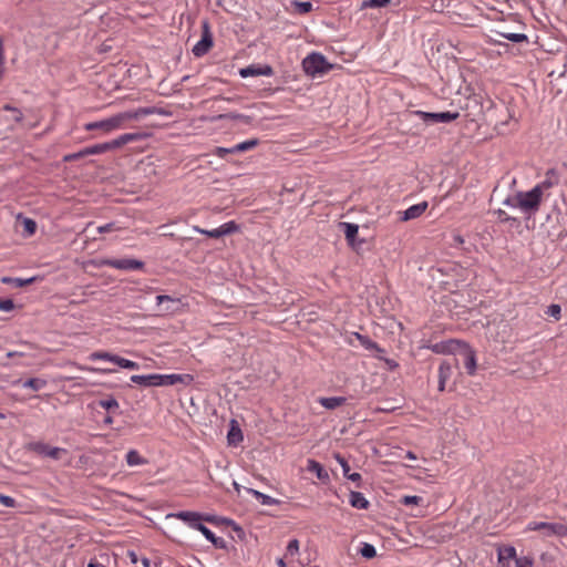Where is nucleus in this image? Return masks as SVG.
Here are the masks:
<instances>
[{"label":"nucleus","mask_w":567,"mask_h":567,"mask_svg":"<svg viewBox=\"0 0 567 567\" xmlns=\"http://www.w3.org/2000/svg\"><path fill=\"white\" fill-rule=\"evenodd\" d=\"M543 194L539 187H533L528 192H518V208L525 213L535 214L539 210Z\"/></svg>","instance_id":"6"},{"label":"nucleus","mask_w":567,"mask_h":567,"mask_svg":"<svg viewBox=\"0 0 567 567\" xmlns=\"http://www.w3.org/2000/svg\"><path fill=\"white\" fill-rule=\"evenodd\" d=\"M14 309V303L11 299H2L0 298V311H12Z\"/></svg>","instance_id":"50"},{"label":"nucleus","mask_w":567,"mask_h":567,"mask_svg":"<svg viewBox=\"0 0 567 567\" xmlns=\"http://www.w3.org/2000/svg\"><path fill=\"white\" fill-rule=\"evenodd\" d=\"M206 236H208L210 238H220L221 237L218 228L209 230V233H206Z\"/></svg>","instance_id":"60"},{"label":"nucleus","mask_w":567,"mask_h":567,"mask_svg":"<svg viewBox=\"0 0 567 567\" xmlns=\"http://www.w3.org/2000/svg\"><path fill=\"white\" fill-rule=\"evenodd\" d=\"M167 517H173L179 520H183L190 528L195 529L197 524L202 522V513L190 512V511H181L176 513L168 514Z\"/></svg>","instance_id":"13"},{"label":"nucleus","mask_w":567,"mask_h":567,"mask_svg":"<svg viewBox=\"0 0 567 567\" xmlns=\"http://www.w3.org/2000/svg\"><path fill=\"white\" fill-rule=\"evenodd\" d=\"M494 32L496 35L514 43H528V37L525 33L508 32L505 30H495Z\"/></svg>","instance_id":"24"},{"label":"nucleus","mask_w":567,"mask_h":567,"mask_svg":"<svg viewBox=\"0 0 567 567\" xmlns=\"http://www.w3.org/2000/svg\"><path fill=\"white\" fill-rule=\"evenodd\" d=\"M516 567H533V560L527 557L516 559Z\"/></svg>","instance_id":"55"},{"label":"nucleus","mask_w":567,"mask_h":567,"mask_svg":"<svg viewBox=\"0 0 567 567\" xmlns=\"http://www.w3.org/2000/svg\"><path fill=\"white\" fill-rule=\"evenodd\" d=\"M561 308L559 305L553 303L547 308L546 313L554 317L556 320L560 318Z\"/></svg>","instance_id":"47"},{"label":"nucleus","mask_w":567,"mask_h":567,"mask_svg":"<svg viewBox=\"0 0 567 567\" xmlns=\"http://www.w3.org/2000/svg\"><path fill=\"white\" fill-rule=\"evenodd\" d=\"M0 66H4V50L2 40L0 39Z\"/></svg>","instance_id":"61"},{"label":"nucleus","mask_w":567,"mask_h":567,"mask_svg":"<svg viewBox=\"0 0 567 567\" xmlns=\"http://www.w3.org/2000/svg\"><path fill=\"white\" fill-rule=\"evenodd\" d=\"M427 208V202H422L410 206L403 212L401 220L408 221L420 217Z\"/></svg>","instance_id":"16"},{"label":"nucleus","mask_w":567,"mask_h":567,"mask_svg":"<svg viewBox=\"0 0 567 567\" xmlns=\"http://www.w3.org/2000/svg\"><path fill=\"white\" fill-rule=\"evenodd\" d=\"M400 502L403 505H419L423 502V498L416 495H405L401 498Z\"/></svg>","instance_id":"44"},{"label":"nucleus","mask_w":567,"mask_h":567,"mask_svg":"<svg viewBox=\"0 0 567 567\" xmlns=\"http://www.w3.org/2000/svg\"><path fill=\"white\" fill-rule=\"evenodd\" d=\"M516 558V549L513 546H505L498 549V561L505 566L509 560Z\"/></svg>","instance_id":"29"},{"label":"nucleus","mask_w":567,"mask_h":567,"mask_svg":"<svg viewBox=\"0 0 567 567\" xmlns=\"http://www.w3.org/2000/svg\"><path fill=\"white\" fill-rule=\"evenodd\" d=\"M527 530L540 532L544 537H566L567 524L563 522H529L526 526Z\"/></svg>","instance_id":"4"},{"label":"nucleus","mask_w":567,"mask_h":567,"mask_svg":"<svg viewBox=\"0 0 567 567\" xmlns=\"http://www.w3.org/2000/svg\"><path fill=\"white\" fill-rule=\"evenodd\" d=\"M378 359L383 360L390 371H394L399 368V363L393 359H383L382 357H378Z\"/></svg>","instance_id":"54"},{"label":"nucleus","mask_w":567,"mask_h":567,"mask_svg":"<svg viewBox=\"0 0 567 567\" xmlns=\"http://www.w3.org/2000/svg\"><path fill=\"white\" fill-rule=\"evenodd\" d=\"M228 444L233 446H237L244 440L243 432L237 423V421L231 420L230 427L227 434Z\"/></svg>","instance_id":"17"},{"label":"nucleus","mask_w":567,"mask_h":567,"mask_svg":"<svg viewBox=\"0 0 567 567\" xmlns=\"http://www.w3.org/2000/svg\"><path fill=\"white\" fill-rule=\"evenodd\" d=\"M218 517L215 515L202 514V522L216 523Z\"/></svg>","instance_id":"58"},{"label":"nucleus","mask_w":567,"mask_h":567,"mask_svg":"<svg viewBox=\"0 0 567 567\" xmlns=\"http://www.w3.org/2000/svg\"><path fill=\"white\" fill-rule=\"evenodd\" d=\"M141 564L143 567H151V560L147 557H143Z\"/></svg>","instance_id":"63"},{"label":"nucleus","mask_w":567,"mask_h":567,"mask_svg":"<svg viewBox=\"0 0 567 567\" xmlns=\"http://www.w3.org/2000/svg\"><path fill=\"white\" fill-rule=\"evenodd\" d=\"M175 380H176V383H183L185 385H189L194 381V377L188 373H184V374L175 373Z\"/></svg>","instance_id":"46"},{"label":"nucleus","mask_w":567,"mask_h":567,"mask_svg":"<svg viewBox=\"0 0 567 567\" xmlns=\"http://www.w3.org/2000/svg\"><path fill=\"white\" fill-rule=\"evenodd\" d=\"M102 565L96 559H91L87 567H101Z\"/></svg>","instance_id":"64"},{"label":"nucleus","mask_w":567,"mask_h":567,"mask_svg":"<svg viewBox=\"0 0 567 567\" xmlns=\"http://www.w3.org/2000/svg\"><path fill=\"white\" fill-rule=\"evenodd\" d=\"M27 450L34 452L38 455L50 457L53 460H60L62 455H65L68 451L62 447L56 446H50L49 444L37 441V442H30L27 444Z\"/></svg>","instance_id":"8"},{"label":"nucleus","mask_w":567,"mask_h":567,"mask_svg":"<svg viewBox=\"0 0 567 567\" xmlns=\"http://www.w3.org/2000/svg\"><path fill=\"white\" fill-rule=\"evenodd\" d=\"M116 229H117V227H116L115 223H107V224L99 226L96 228L99 234H105V233L114 231Z\"/></svg>","instance_id":"52"},{"label":"nucleus","mask_w":567,"mask_h":567,"mask_svg":"<svg viewBox=\"0 0 567 567\" xmlns=\"http://www.w3.org/2000/svg\"><path fill=\"white\" fill-rule=\"evenodd\" d=\"M457 368V359L443 360L439 367V391L443 392L446 382L453 375L454 369Z\"/></svg>","instance_id":"11"},{"label":"nucleus","mask_w":567,"mask_h":567,"mask_svg":"<svg viewBox=\"0 0 567 567\" xmlns=\"http://www.w3.org/2000/svg\"><path fill=\"white\" fill-rule=\"evenodd\" d=\"M559 181L558 171L556 168H549L546 171L544 179L534 187H539V192L544 194L545 190L558 185Z\"/></svg>","instance_id":"14"},{"label":"nucleus","mask_w":567,"mask_h":567,"mask_svg":"<svg viewBox=\"0 0 567 567\" xmlns=\"http://www.w3.org/2000/svg\"><path fill=\"white\" fill-rule=\"evenodd\" d=\"M452 239H453V243H452V246H453V247H461V246H463V245H464V243H465V240H464L463 236H462V235H460V234H454V235H453V237H452Z\"/></svg>","instance_id":"56"},{"label":"nucleus","mask_w":567,"mask_h":567,"mask_svg":"<svg viewBox=\"0 0 567 567\" xmlns=\"http://www.w3.org/2000/svg\"><path fill=\"white\" fill-rule=\"evenodd\" d=\"M131 381L145 388L157 386V373L146 375L134 374L131 377Z\"/></svg>","instance_id":"21"},{"label":"nucleus","mask_w":567,"mask_h":567,"mask_svg":"<svg viewBox=\"0 0 567 567\" xmlns=\"http://www.w3.org/2000/svg\"><path fill=\"white\" fill-rule=\"evenodd\" d=\"M37 277H30V278H14V277H2L0 281L4 285H11L16 288H21L28 285H31L37 281Z\"/></svg>","instance_id":"28"},{"label":"nucleus","mask_w":567,"mask_h":567,"mask_svg":"<svg viewBox=\"0 0 567 567\" xmlns=\"http://www.w3.org/2000/svg\"><path fill=\"white\" fill-rule=\"evenodd\" d=\"M92 264L95 267H112L118 270H125V271H134V270H142L144 268V262L142 260L133 259V258H121V259H114V258H101L93 260Z\"/></svg>","instance_id":"5"},{"label":"nucleus","mask_w":567,"mask_h":567,"mask_svg":"<svg viewBox=\"0 0 567 567\" xmlns=\"http://www.w3.org/2000/svg\"><path fill=\"white\" fill-rule=\"evenodd\" d=\"M0 504L4 507H14L17 501L11 496L0 494Z\"/></svg>","instance_id":"49"},{"label":"nucleus","mask_w":567,"mask_h":567,"mask_svg":"<svg viewBox=\"0 0 567 567\" xmlns=\"http://www.w3.org/2000/svg\"><path fill=\"white\" fill-rule=\"evenodd\" d=\"M17 355H22V353L16 352V351H9V352L6 353L4 359L0 360V363L2 365H8V361L7 360L10 359V358L17 357Z\"/></svg>","instance_id":"57"},{"label":"nucleus","mask_w":567,"mask_h":567,"mask_svg":"<svg viewBox=\"0 0 567 567\" xmlns=\"http://www.w3.org/2000/svg\"><path fill=\"white\" fill-rule=\"evenodd\" d=\"M158 114V115H168V112L162 107L148 106V107H138L135 111H126L122 113H117L109 118H104L101 121L90 122L84 125L86 131H95L100 130L104 134H109L113 131L122 128L125 122L131 120H138L141 117Z\"/></svg>","instance_id":"1"},{"label":"nucleus","mask_w":567,"mask_h":567,"mask_svg":"<svg viewBox=\"0 0 567 567\" xmlns=\"http://www.w3.org/2000/svg\"><path fill=\"white\" fill-rule=\"evenodd\" d=\"M143 137H144V134H142V133H125V134H122L118 137L112 140L111 143L113 145V148L116 150L127 143L140 141Z\"/></svg>","instance_id":"18"},{"label":"nucleus","mask_w":567,"mask_h":567,"mask_svg":"<svg viewBox=\"0 0 567 567\" xmlns=\"http://www.w3.org/2000/svg\"><path fill=\"white\" fill-rule=\"evenodd\" d=\"M340 227L343 228L344 236L350 246H355V239L359 233V226L352 223H340Z\"/></svg>","instance_id":"23"},{"label":"nucleus","mask_w":567,"mask_h":567,"mask_svg":"<svg viewBox=\"0 0 567 567\" xmlns=\"http://www.w3.org/2000/svg\"><path fill=\"white\" fill-rule=\"evenodd\" d=\"M307 471L310 473L316 474L317 478L326 482L329 480V474L326 471V468L316 460H308L307 461Z\"/></svg>","instance_id":"19"},{"label":"nucleus","mask_w":567,"mask_h":567,"mask_svg":"<svg viewBox=\"0 0 567 567\" xmlns=\"http://www.w3.org/2000/svg\"><path fill=\"white\" fill-rule=\"evenodd\" d=\"M97 405L113 413H116L120 409L117 400L112 395L107 396L106 399L100 400L97 402Z\"/></svg>","instance_id":"31"},{"label":"nucleus","mask_w":567,"mask_h":567,"mask_svg":"<svg viewBox=\"0 0 567 567\" xmlns=\"http://www.w3.org/2000/svg\"><path fill=\"white\" fill-rule=\"evenodd\" d=\"M113 150H114L113 145L110 141V142H104V143L89 146V151L86 153H90V155H97V154L106 153V152H110Z\"/></svg>","instance_id":"33"},{"label":"nucleus","mask_w":567,"mask_h":567,"mask_svg":"<svg viewBox=\"0 0 567 567\" xmlns=\"http://www.w3.org/2000/svg\"><path fill=\"white\" fill-rule=\"evenodd\" d=\"M299 553V540L293 538L287 545V555L295 556Z\"/></svg>","instance_id":"45"},{"label":"nucleus","mask_w":567,"mask_h":567,"mask_svg":"<svg viewBox=\"0 0 567 567\" xmlns=\"http://www.w3.org/2000/svg\"><path fill=\"white\" fill-rule=\"evenodd\" d=\"M127 555H128L132 564H136L138 561V557L135 551L131 550V551H128Z\"/></svg>","instance_id":"62"},{"label":"nucleus","mask_w":567,"mask_h":567,"mask_svg":"<svg viewBox=\"0 0 567 567\" xmlns=\"http://www.w3.org/2000/svg\"><path fill=\"white\" fill-rule=\"evenodd\" d=\"M334 458H336V460H337V462L341 465V467H342V473H343V475H344L348 480H350V481H352V482H355V483H360V482H361V480H362L361 474H360V473H357V472H354V473H350V465H349V463L347 462V460H346L342 455H340V454H336V455H334Z\"/></svg>","instance_id":"20"},{"label":"nucleus","mask_w":567,"mask_h":567,"mask_svg":"<svg viewBox=\"0 0 567 567\" xmlns=\"http://www.w3.org/2000/svg\"><path fill=\"white\" fill-rule=\"evenodd\" d=\"M503 205L512 207V208L518 207V193L514 197L513 196H507L503 200Z\"/></svg>","instance_id":"51"},{"label":"nucleus","mask_w":567,"mask_h":567,"mask_svg":"<svg viewBox=\"0 0 567 567\" xmlns=\"http://www.w3.org/2000/svg\"><path fill=\"white\" fill-rule=\"evenodd\" d=\"M22 226H23V233L27 237H30L32 235H34L35 230H37V223L35 220L29 218V217H23L22 218Z\"/></svg>","instance_id":"38"},{"label":"nucleus","mask_w":567,"mask_h":567,"mask_svg":"<svg viewBox=\"0 0 567 567\" xmlns=\"http://www.w3.org/2000/svg\"><path fill=\"white\" fill-rule=\"evenodd\" d=\"M412 115L420 117L425 124L432 125L436 123H450L460 117L458 112H425V111H413Z\"/></svg>","instance_id":"7"},{"label":"nucleus","mask_w":567,"mask_h":567,"mask_svg":"<svg viewBox=\"0 0 567 567\" xmlns=\"http://www.w3.org/2000/svg\"><path fill=\"white\" fill-rule=\"evenodd\" d=\"M202 29V38L192 49V52L196 58L204 56L214 45L208 21H203Z\"/></svg>","instance_id":"9"},{"label":"nucleus","mask_w":567,"mask_h":567,"mask_svg":"<svg viewBox=\"0 0 567 567\" xmlns=\"http://www.w3.org/2000/svg\"><path fill=\"white\" fill-rule=\"evenodd\" d=\"M333 65L319 52H312L302 60V69L306 74L317 76L328 73Z\"/></svg>","instance_id":"3"},{"label":"nucleus","mask_w":567,"mask_h":567,"mask_svg":"<svg viewBox=\"0 0 567 567\" xmlns=\"http://www.w3.org/2000/svg\"><path fill=\"white\" fill-rule=\"evenodd\" d=\"M359 553L367 559L374 558L377 556V549L372 544L363 543Z\"/></svg>","instance_id":"40"},{"label":"nucleus","mask_w":567,"mask_h":567,"mask_svg":"<svg viewBox=\"0 0 567 567\" xmlns=\"http://www.w3.org/2000/svg\"><path fill=\"white\" fill-rule=\"evenodd\" d=\"M126 463L130 466H137L146 464L147 461L136 450H130L126 453Z\"/></svg>","instance_id":"32"},{"label":"nucleus","mask_w":567,"mask_h":567,"mask_svg":"<svg viewBox=\"0 0 567 567\" xmlns=\"http://www.w3.org/2000/svg\"><path fill=\"white\" fill-rule=\"evenodd\" d=\"M214 120H231V121H238L245 125H249L252 122V117L246 114L236 113V112H229L225 114H219Z\"/></svg>","instance_id":"26"},{"label":"nucleus","mask_w":567,"mask_h":567,"mask_svg":"<svg viewBox=\"0 0 567 567\" xmlns=\"http://www.w3.org/2000/svg\"><path fill=\"white\" fill-rule=\"evenodd\" d=\"M115 364H117L118 367H121L123 369H127V370L140 369V364L137 362L122 358L120 355H117V359L115 360Z\"/></svg>","instance_id":"39"},{"label":"nucleus","mask_w":567,"mask_h":567,"mask_svg":"<svg viewBox=\"0 0 567 567\" xmlns=\"http://www.w3.org/2000/svg\"><path fill=\"white\" fill-rule=\"evenodd\" d=\"M64 162H73L80 159V155L76 153L68 154L64 156Z\"/></svg>","instance_id":"59"},{"label":"nucleus","mask_w":567,"mask_h":567,"mask_svg":"<svg viewBox=\"0 0 567 567\" xmlns=\"http://www.w3.org/2000/svg\"><path fill=\"white\" fill-rule=\"evenodd\" d=\"M247 493L252 495L261 505L274 506V505H278L280 503L279 499L274 498V497H271L267 494H264L254 488H247Z\"/></svg>","instance_id":"25"},{"label":"nucleus","mask_w":567,"mask_h":567,"mask_svg":"<svg viewBox=\"0 0 567 567\" xmlns=\"http://www.w3.org/2000/svg\"><path fill=\"white\" fill-rule=\"evenodd\" d=\"M239 75L244 79L249 76H271L274 75V69L269 64H251L246 68L239 69Z\"/></svg>","instance_id":"12"},{"label":"nucleus","mask_w":567,"mask_h":567,"mask_svg":"<svg viewBox=\"0 0 567 567\" xmlns=\"http://www.w3.org/2000/svg\"><path fill=\"white\" fill-rule=\"evenodd\" d=\"M292 6L296 8L297 12L300 14L309 13L312 10V3L309 1H292Z\"/></svg>","instance_id":"42"},{"label":"nucleus","mask_w":567,"mask_h":567,"mask_svg":"<svg viewBox=\"0 0 567 567\" xmlns=\"http://www.w3.org/2000/svg\"><path fill=\"white\" fill-rule=\"evenodd\" d=\"M391 3V0H362L360 4V9H369V8H385Z\"/></svg>","instance_id":"35"},{"label":"nucleus","mask_w":567,"mask_h":567,"mask_svg":"<svg viewBox=\"0 0 567 567\" xmlns=\"http://www.w3.org/2000/svg\"><path fill=\"white\" fill-rule=\"evenodd\" d=\"M346 402V398L343 396H329V398H320L319 403L328 409L333 410L340 405H342Z\"/></svg>","instance_id":"30"},{"label":"nucleus","mask_w":567,"mask_h":567,"mask_svg":"<svg viewBox=\"0 0 567 567\" xmlns=\"http://www.w3.org/2000/svg\"><path fill=\"white\" fill-rule=\"evenodd\" d=\"M450 344L451 351L455 354L454 359H457V363L462 361L466 373L468 375H474L477 368L475 350L468 343L457 340L451 341Z\"/></svg>","instance_id":"2"},{"label":"nucleus","mask_w":567,"mask_h":567,"mask_svg":"<svg viewBox=\"0 0 567 567\" xmlns=\"http://www.w3.org/2000/svg\"><path fill=\"white\" fill-rule=\"evenodd\" d=\"M195 529L200 532L203 534V536L208 542H210L216 548H219V549L226 548V546H227L226 540L221 537H216L215 534L203 524V522L197 524V527Z\"/></svg>","instance_id":"15"},{"label":"nucleus","mask_w":567,"mask_h":567,"mask_svg":"<svg viewBox=\"0 0 567 567\" xmlns=\"http://www.w3.org/2000/svg\"><path fill=\"white\" fill-rule=\"evenodd\" d=\"M494 214L497 215V218L501 223H517V218L509 216L505 210L503 209H496L494 210Z\"/></svg>","instance_id":"43"},{"label":"nucleus","mask_w":567,"mask_h":567,"mask_svg":"<svg viewBox=\"0 0 567 567\" xmlns=\"http://www.w3.org/2000/svg\"><path fill=\"white\" fill-rule=\"evenodd\" d=\"M23 388H29L33 391H40L47 386V380L41 378H31L23 382Z\"/></svg>","instance_id":"34"},{"label":"nucleus","mask_w":567,"mask_h":567,"mask_svg":"<svg viewBox=\"0 0 567 567\" xmlns=\"http://www.w3.org/2000/svg\"><path fill=\"white\" fill-rule=\"evenodd\" d=\"M90 359L92 361L103 360V361H110V362L115 363V360L117 359V355L116 354H112V353L106 352V351H96V352L91 353Z\"/></svg>","instance_id":"36"},{"label":"nucleus","mask_w":567,"mask_h":567,"mask_svg":"<svg viewBox=\"0 0 567 567\" xmlns=\"http://www.w3.org/2000/svg\"><path fill=\"white\" fill-rule=\"evenodd\" d=\"M349 503L352 507L358 509H368L370 506V502L365 498V496L361 492L352 491L349 495Z\"/></svg>","instance_id":"22"},{"label":"nucleus","mask_w":567,"mask_h":567,"mask_svg":"<svg viewBox=\"0 0 567 567\" xmlns=\"http://www.w3.org/2000/svg\"><path fill=\"white\" fill-rule=\"evenodd\" d=\"M218 229H219L220 236L223 237L226 235L237 233L239 230V225L236 221L230 220V221H227V223L223 224L221 226H219Z\"/></svg>","instance_id":"37"},{"label":"nucleus","mask_w":567,"mask_h":567,"mask_svg":"<svg viewBox=\"0 0 567 567\" xmlns=\"http://www.w3.org/2000/svg\"><path fill=\"white\" fill-rule=\"evenodd\" d=\"M351 336L354 337L364 349L384 352V350L380 348L379 344L371 340L368 336H363L359 332H353Z\"/></svg>","instance_id":"27"},{"label":"nucleus","mask_w":567,"mask_h":567,"mask_svg":"<svg viewBox=\"0 0 567 567\" xmlns=\"http://www.w3.org/2000/svg\"><path fill=\"white\" fill-rule=\"evenodd\" d=\"M259 144L258 138H251L244 141L241 143H238L231 147H216L213 152V154L219 158H226L228 154H236V153H244L247 151H250L255 148Z\"/></svg>","instance_id":"10"},{"label":"nucleus","mask_w":567,"mask_h":567,"mask_svg":"<svg viewBox=\"0 0 567 567\" xmlns=\"http://www.w3.org/2000/svg\"><path fill=\"white\" fill-rule=\"evenodd\" d=\"M176 384L175 373L172 374H158L157 373V386H167Z\"/></svg>","instance_id":"41"},{"label":"nucleus","mask_w":567,"mask_h":567,"mask_svg":"<svg viewBox=\"0 0 567 567\" xmlns=\"http://www.w3.org/2000/svg\"><path fill=\"white\" fill-rule=\"evenodd\" d=\"M156 302L158 306L163 305L166 302V305H169V303H177L178 302V299H174L173 297L168 296V295H158L156 297Z\"/></svg>","instance_id":"48"},{"label":"nucleus","mask_w":567,"mask_h":567,"mask_svg":"<svg viewBox=\"0 0 567 567\" xmlns=\"http://www.w3.org/2000/svg\"><path fill=\"white\" fill-rule=\"evenodd\" d=\"M3 110H6V111H11V112H13V113H17V116H14V121H16V122H21V121H22V118H23V114H22V112H21L20 110H18L17 107H13V106H11V105L7 104V105H4V106H3Z\"/></svg>","instance_id":"53"}]
</instances>
